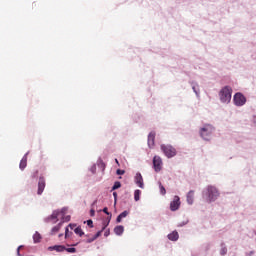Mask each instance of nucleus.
Here are the masks:
<instances>
[{
	"label": "nucleus",
	"mask_w": 256,
	"mask_h": 256,
	"mask_svg": "<svg viewBox=\"0 0 256 256\" xmlns=\"http://www.w3.org/2000/svg\"><path fill=\"white\" fill-rule=\"evenodd\" d=\"M96 239L94 238V236L92 238H89L86 243H93V241H95Z\"/></svg>",
	"instance_id": "35"
},
{
	"label": "nucleus",
	"mask_w": 256,
	"mask_h": 256,
	"mask_svg": "<svg viewBox=\"0 0 256 256\" xmlns=\"http://www.w3.org/2000/svg\"><path fill=\"white\" fill-rule=\"evenodd\" d=\"M103 213H105L106 215H108V222L106 223V225H109V223H111V213L109 212V209L107 207L103 208Z\"/></svg>",
	"instance_id": "19"
},
{
	"label": "nucleus",
	"mask_w": 256,
	"mask_h": 256,
	"mask_svg": "<svg viewBox=\"0 0 256 256\" xmlns=\"http://www.w3.org/2000/svg\"><path fill=\"white\" fill-rule=\"evenodd\" d=\"M90 215H91V217H95V210L94 209L90 210Z\"/></svg>",
	"instance_id": "39"
},
{
	"label": "nucleus",
	"mask_w": 256,
	"mask_h": 256,
	"mask_svg": "<svg viewBox=\"0 0 256 256\" xmlns=\"http://www.w3.org/2000/svg\"><path fill=\"white\" fill-rule=\"evenodd\" d=\"M113 197L115 199V203H117V192H113Z\"/></svg>",
	"instance_id": "41"
},
{
	"label": "nucleus",
	"mask_w": 256,
	"mask_h": 256,
	"mask_svg": "<svg viewBox=\"0 0 256 256\" xmlns=\"http://www.w3.org/2000/svg\"><path fill=\"white\" fill-rule=\"evenodd\" d=\"M219 197H221V192L214 185H208L202 190V199L205 203H215Z\"/></svg>",
	"instance_id": "1"
},
{
	"label": "nucleus",
	"mask_w": 256,
	"mask_h": 256,
	"mask_svg": "<svg viewBox=\"0 0 256 256\" xmlns=\"http://www.w3.org/2000/svg\"><path fill=\"white\" fill-rule=\"evenodd\" d=\"M155 145V132H150L148 135V147L153 149Z\"/></svg>",
	"instance_id": "12"
},
{
	"label": "nucleus",
	"mask_w": 256,
	"mask_h": 256,
	"mask_svg": "<svg viewBox=\"0 0 256 256\" xmlns=\"http://www.w3.org/2000/svg\"><path fill=\"white\" fill-rule=\"evenodd\" d=\"M220 255H227V246L225 244H221Z\"/></svg>",
	"instance_id": "25"
},
{
	"label": "nucleus",
	"mask_w": 256,
	"mask_h": 256,
	"mask_svg": "<svg viewBox=\"0 0 256 256\" xmlns=\"http://www.w3.org/2000/svg\"><path fill=\"white\" fill-rule=\"evenodd\" d=\"M43 191H45V178L40 177L38 182V195H43Z\"/></svg>",
	"instance_id": "10"
},
{
	"label": "nucleus",
	"mask_w": 256,
	"mask_h": 256,
	"mask_svg": "<svg viewBox=\"0 0 256 256\" xmlns=\"http://www.w3.org/2000/svg\"><path fill=\"white\" fill-rule=\"evenodd\" d=\"M116 189H121V182L116 181L112 187V191H116Z\"/></svg>",
	"instance_id": "27"
},
{
	"label": "nucleus",
	"mask_w": 256,
	"mask_h": 256,
	"mask_svg": "<svg viewBox=\"0 0 256 256\" xmlns=\"http://www.w3.org/2000/svg\"><path fill=\"white\" fill-rule=\"evenodd\" d=\"M158 185H159L161 195H165L167 193V190H165V187L163 186L161 181L158 182Z\"/></svg>",
	"instance_id": "24"
},
{
	"label": "nucleus",
	"mask_w": 256,
	"mask_h": 256,
	"mask_svg": "<svg viewBox=\"0 0 256 256\" xmlns=\"http://www.w3.org/2000/svg\"><path fill=\"white\" fill-rule=\"evenodd\" d=\"M169 241H179V232L173 231L170 234H168Z\"/></svg>",
	"instance_id": "16"
},
{
	"label": "nucleus",
	"mask_w": 256,
	"mask_h": 256,
	"mask_svg": "<svg viewBox=\"0 0 256 256\" xmlns=\"http://www.w3.org/2000/svg\"><path fill=\"white\" fill-rule=\"evenodd\" d=\"M66 247L63 245H54V246H50L48 248L49 251H57V253H63V251H65Z\"/></svg>",
	"instance_id": "13"
},
{
	"label": "nucleus",
	"mask_w": 256,
	"mask_h": 256,
	"mask_svg": "<svg viewBox=\"0 0 256 256\" xmlns=\"http://www.w3.org/2000/svg\"><path fill=\"white\" fill-rule=\"evenodd\" d=\"M189 83H190V85L192 87V91H194L196 97H200L201 90L199 89V83H197L195 81H190Z\"/></svg>",
	"instance_id": "11"
},
{
	"label": "nucleus",
	"mask_w": 256,
	"mask_h": 256,
	"mask_svg": "<svg viewBox=\"0 0 256 256\" xmlns=\"http://www.w3.org/2000/svg\"><path fill=\"white\" fill-rule=\"evenodd\" d=\"M119 215H120V217H121L122 219H125V217H127V215H129V211L125 210V211H123L122 213H120Z\"/></svg>",
	"instance_id": "28"
},
{
	"label": "nucleus",
	"mask_w": 256,
	"mask_h": 256,
	"mask_svg": "<svg viewBox=\"0 0 256 256\" xmlns=\"http://www.w3.org/2000/svg\"><path fill=\"white\" fill-rule=\"evenodd\" d=\"M104 236L109 237V230L105 231Z\"/></svg>",
	"instance_id": "42"
},
{
	"label": "nucleus",
	"mask_w": 256,
	"mask_h": 256,
	"mask_svg": "<svg viewBox=\"0 0 256 256\" xmlns=\"http://www.w3.org/2000/svg\"><path fill=\"white\" fill-rule=\"evenodd\" d=\"M33 241L34 243H39V241H41V234H39V232H35L33 235Z\"/></svg>",
	"instance_id": "23"
},
{
	"label": "nucleus",
	"mask_w": 256,
	"mask_h": 256,
	"mask_svg": "<svg viewBox=\"0 0 256 256\" xmlns=\"http://www.w3.org/2000/svg\"><path fill=\"white\" fill-rule=\"evenodd\" d=\"M88 227L93 228V220H87Z\"/></svg>",
	"instance_id": "34"
},
{
	"label": "nucleus",
	"mask_w": 256,
	"mask_h": 256,
	"mask_svg": "<svg viewBox=\"0 0 256 256\" xmlns=\"http://www.w3.org/2000/svg\"><path fill=\"white\" fill-rule=\"evenodd\" d=\"M67 213V208H62L61 210H54L52 214L44 219L45 223H52L55 225L59 221V217H63Z\"/></svg>",
	"instance_id": "4"
},
{
	"label": "nucleus",
	"mask_w": 256,
	"mask_h": 256,
	"mask_svg": "<svg viewBox=\"0 0 256 256\" xmlns=\"http://www.w3.org/2000/svg\"><path fill=\"white\" fill-rule=\"evenodd\" d=\"M61 227H63V222H60L59 224H57L51 229V235H55V233H59V230L61 229Z\"/></svg>",
	"instance_id": "18"
},
{
	"label": "nucleus",
	"mask_w": 256,
	"mask_h": 256,
	"mask_svg": "<svg viewBox=\"0 0 256 256\" xmlns=\"http://www.w3.org/2000/svg\"><path fill=\"white\" fill-rule=\"evenodd\" d=\"M213 133H215V128L211 124H204L200 127L199 135L204 141H211Z\"/></svg>",
	"instance_id": "3"
},
{
	"label": "nucleus",
	"mask_w": 256,
	"mask_h": 256,
	"mask_svg": "<svg viewBox=\"0 0 256 256\" xmlns=\"http://www.w3.org/2000/svg\"><path fill=\"white\" fill-rule=\"evenodd\" d=\"M124 231H125V228L123 226H121V225L116 226L114 228V233H115V235H118V236L123 235Z\"/></svg>",
	"instance_id": "17"
},
{
	"label": "nucleus",
	"mask_w": 256,
	"mask_h": 256,
	"mask_svg": "<svg viewBox=\"0 0 256 256\" xmlns=\"http://www.w3.org/2000/svg\"><path fill=\"white\" fill-rule=\"evenodd\" d=\"M106 228H107V224L104 225V227L102 228V230L98 231V232L94 235V238L97 239L98 237H101V234L103 233V231H105Z\"/></svg>",
	"instance_id": "26"
},
{
	"label": "nucleus",
	"mask_w": 256,
	"mask_h": 256,
	"mask_svg": "<svg viewBox=\"0 0 256 256\" xmlns=\"http://www.w3.org/2000/svg\"><path fill=\"white\" fill-rule=\"evenodd\" d=\"M115 162L117 163V165H119V160L115 159Z\"/></svg>",
	"instance_id": "43"
},
{
	"label": "nucleus",
	"mask_w": 256,
	"mask_h": 256,
	"mask_svg": "<svg viewBox=\"0 0 256 256\" xmlns=\"http://www.w3.org/2000/svg\"><path fill=\"white\" fill-rule=\"evenodd\" d=\"M65 251H67V253H77V249L76 248H66Z\"/></svg>",
	"instance_id": "30"
},
{
	"label": "nucleus",
	"mask_w": 256,
	"mask_h": 256,
	"mask_svg": "<svg viewBox=\"0 0 256 256\" xmlns=\"http://www.w3.org/2000/svg\"><path fill=\"white\" fill-rule=\"evenodd\" d=\"M91 173L95 174L97 172V166L94 164L90 168Z\"/></svg>",
	"instance_id": "31"
},
{
	"label": "nucleus",
	"mask_w": 256,
	"mask_h": 256,
	"mask_svg": "<svg viewBox=\"0 0 256 256\" xmlns=\"http://www.w3.org/2000/svg\"><path fill=\"white\" fill-rule=\"evenodd\" d=\"M233 103L236 107H243L247 103V97L241 92H237L233 96Z\"/></svg>",
	"instance_id": "6"
},
{
	"label": "nucleus",
	"mask_w": 256,
	"mask_h": 256,
	"mask_svg": "<svg viewBox=\"0 0 256 256\" xmlns=\"http://www.w3.org/2000/svg\"><path fill=\"white\" fill-rule=\"evenodd\" d=\"M122 219H123V218H122L120 215H118L116 221H117L118 223H121Z\"/></svg>",
	"instance_id": "40"
},
{
	"label": "nucleus",
	"mask_w": 256,
	"mask_h": 256,
	"mask_svg": "<svg viewBox=\"0 0 256 256\" xmlns=\"http://www.w3.org/2000/svg\"><path fill=\"white\" fill-rule=\"evenodd\" d=\"M98 165H101V167H105V163H103V160L101 159L98 161Z\"/></svg>",
	"instance_id": "37"
},
{
	"label": "nucleus",
	"mask_w": 256,
	"mask_h": 256,
	"mask_svg": "<svg viewBox=\"0 0 256 256\" xmlns=\"http://www.w3.org/2000/svg\"><path fill=\"white\" fill-rule=\"evenodd\" d=\"M160 149L168 159H172V157H175V155H177V150L172 145L162 144L160 146Z\"/></svg>",
	"instance_id": "5"
},
{
	"label": "nucleus",
	"mask_w": 256,
	"mask_h": 256,
	"mask_svg": "<svg viewBox=\"0 0 256 256\" xmlns=\"http://www.w3.org/2000/svg\"><path fill=\"white\" fill-rule=\"evenodd\" d=\"M59 237H63V234H60Z\"/></svg>",
	"instance_id": "45"
},
{
	"label": "nucleus",
	"mask_w": 256,
	"mask_h": 256,
	"mask_svg": "<svg viewBox=\"0 0 256 256\" xmlns=\"http://www.w3.org/2000/svg\"><path fill=\"white\" fill-rule=\"evenodd\" d=\"M22 247H23V246H19V247L17 248V255H18V256H21V252H19V251H21Z\"/></svg>",
	"instance_id": "36"
},
{
	"label": "nucleus",
	"mask_w": 256,
	"mask_h": 256,
	"mask_svg": "<svg viewBox=\"0 0 256 256\" xmlns=\"http://www.w3.org/2000/svg\"><path fill=\"white\" fill-rule=\"evenodd\" d=\"M72 247H77V244L72 245Z\"/></svg>",
	"instance_id": "44"
},
{
	"label": "nucleus",
	"mask_w": 256,
	"mask_h": 256,
	"mask_svg": "<svg viewBox=\"0 0 256 256\" xmlns=\"http://www.w3.org/2000/svg\"><path fill=\"white\" fill-rule=\"evenodd\" d=\"M71 235H73V232H69V227H66L65 229V237H71Z\"/></svg>",
	"instance_id": "29"
},
{
	"label": "nucleus",
	"mask_w": 256,
	"mask_h": 256,
	"mask_svg": "<svg viewBox=\"0 0 256 256\" xmlns=\"http://www.w3.org/2000/svg\"><path fill=\"white\" fill-rule=\"evenodd\" d=\"M27 155H29V152H27L20 161L19 167L21 171H23L25 167H27Z\"/></svg>",
	"instance_id": "14"
},
{
	"label": "nucleus",
	"mask_w": 256,
	"mask_h": 256,
	"mask_svg": "<svg viewBox=\"0 0 256 256\" xmlns=\"http://www.w3.org/2000/svg\"><path fill=\"white\" fill-rule=\"evenodd\" d=\"M153 169L156 173H159L163 169V159L159 156L153 157Z\"/></svg>",
	"instance_id": "7"
},
{
	"label": "nucleus",
	"mask_w": 256,
	"mask_h": 256,
	"mask_svg": "<svg viewBox=\"0 0 256 256\" xmlns=\"http://www.w3.org/2000/svg\"><path fill=\"white\" fill-rule=\"evenodd\" d=\"M134 200L140 201L141 200V190L137 189L134 191Z\"/></svg>",
	"instance_id": "20"
},
{
	"label": "nucleus",
	"mask_w": 256,
	"mask_h": 256,
	"mask_svg": "<svg viewBox=\"0 0 256 256\" xmlns=\"http://www.w3.org/2000/svg\"><path fill=\"white\" fill-rule=\"evenodd\" d=\"M180 207H181V198H179V196H174L173 201L170 202V210L179 211Z\"/></svg>",
	"instance_id": "8"
},
{
	"label": "nucleus",
	"mask_w": 256,
	"mask_h": 256,
	"mask_svg": "<svg viewBox=\"0 0 256 256\" xmlns=\"http://www.w3.org/2000/svg\"><path fill=\"white\" fill-rule=\"evenodd\" d=\"M194 197H195V192L193 190H190L187 194L188 205H193Z\"/></svg>",
	"instance_id": "15"
},
{
	"label": "nucleus",
	"mask_w": 256,
	"mask_h": 256,
	"mask_svg": "<svg viewBox=\"0 0 256 256\" xmlns=\"http://www.w3.org/2000/svg\"><path fill=\"white\" fill-rule=\"evenodd\" d=\"M68 227H69L70 229H75V227H77V224H69Z\"/></svg>",
	"instance_id": "38"
},
{
	"label": "nucleus",
	"mask_w": 256,
	"mask_h": 256,
	"mask_svg": "<svg viewBox=\"0 0 256 256\" xmlns=\"http://www.w3.org/2000/svg\"><path fill=\"white\" fill-rule=\"evenodd\" d=\"M116 173L117 175H125V170L118 169Z\"/></svg>",
	"instance_id": "32"
},
{
	"label": "nucleus",
	"mask_w": 256,
	"mask_h": 256,
	"mask_svg": "<svg viewBox=\"0 0 256 256\" xmlns=\"http://www.w3.org/2000/svg\"><path fill=\"white\" fill-rule=\"evenodd\" d=\"M60 218H61V222L60 223H62V225L65 222L67 223V222L71 221V216H69V215L65 216V214H64L63 216H60Z\"/></svg>",
	"instance_id": "22"
},
{
	"label": "nucleus",
	"mask_w": 256,
	"mask_h": 256,
	"mask_svg": "<svg viewBox=\"0 0 256 256\" xmlns=\"http://www.w3.org/2000/svg\"><path fill=\"white\" fill-rule=\"evenodd\" d=\"M135 183L137 186L140 187V189H145V184L143 183V176L141 175V173H136L135 175Z\"/></svg>",
	"instance_id": "9"
},
{
	"label": "nucleus",
	"mask_w": 256,
	"mask_h": 256,
	"mask_svg": "<svg viewBox=\"0 0 256 256\" xmlns=\"http://www.w3.org/2000/svg\"><path fill=\"white\" fill-rule=\"evenodd\" d=\"M253 255H255V251L253 250L245 253V256H253Z\"/></svg>",
	"instance_id": "33"
},
{
	"label": "nucleus",
	"mask_w": 256,
	"mask_h": 256,
	"mask_svg": "<svg viewBox=\"0 0 256 256\" xmlns=\"http://www.w3.org/2000/svg\"><path fill=\"white\" fill-rule=\"evenodd\" d=\"M218 97L221 103H223L224 105H229L233 97V88L231 86L222 87L218 92Z\"/></svg>",
	"instance_id": "2"
},
{
	"label": "nucleus",
	"mask_w": 256,
	"mask_h": 256,
	"mask_svg": "<svg viewBox=\"0 0 256 256\" xmlns=\"http://www.w3.org/2000/svg\"><path fill=\"white\" fill-rule=\"evenodd\" d=\"M74 233H76V235H79V237H83V235H85V233L79 226L74 229Z\"/></svg>",
	"instance_id": "21"
}]
</instances>
